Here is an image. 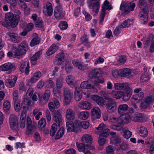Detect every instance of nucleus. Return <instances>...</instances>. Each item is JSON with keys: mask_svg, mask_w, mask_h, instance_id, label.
<instances>
[{"mask_svg": "<svg viewBox=\"0 0 154 154\" xmlns=\"http://www.w3.org/2000/svg\"><path fill=\"white\" fill-rule=\"evenodd\" d=\"M66 117L69 120H73L75 118V112L71 109L69 108L67 109L66 112Z\"/></svg>", "mask_w": 154, "mask_h": 154, "instance_id": "nucleus-28", "label": "nucleus"}, {"mask_svg": "<svg viewBox=\"0 0 154 154\" xmlns=\"http://www.w3.org/2000/svg\"><path fill=\"white\" fill-rule=\"evenodd\" d=\"M65 60L64 53L63 51H62L61 52L57 55L54 63L57 65H60L63 63Z\"/></svg>", "mask_w": 154, "mask_h": 154, "instance_id": "nucleus-15", "label": "nucleus"}, {"mask_svg": "<svg viewBox=\"0 0 154 154\" xmlns=\"http://www.w3.org/2000/svg\"><path fill=\"white\" fill-rule=\"evenodd\" d=\"M7 36L10 38V40L14 42L18 43L20 42V40L17 34L10 32L6 33Z\"/></svg>", "mask_w": 154, "mask_h": 154, "instance_id": "nucleus-21", "label": "nucleus"}, {"mask_svg": "<svg viewBox=\"0 0 154 154\" xmlns=\"http://www.w3.org/2000/svg\"><path fill=\"white\" fill-rule=\"evenodd\" d=\"M119 75L127 78H131L133 76L132 72L131 70L128 68L122 69L119 71Z\"/></svg>", "mask_w": 154, "mask_h": 154, "instance_id": "nucleus-13", "label": "nucleus"}, {"mask_svg": "<svg viewBox=\"0 0 154 154\" xmlns=\"http://www.w3.org/2000/svg\"><path fill=\"white\" fill-rule=\"evenodd\" d=\"M31 101L29 100L28 98H24L22 101L21 104V106L23 107V111H25L26 113V110L31 106Z\"/></svg>", "mask_w": 154, "mask_h": 154, "instance_id": "nucleus-27", "label": "nucleus"}, {"mask_svg": "<svg viewBox=\"0 0 154 154\" xmlns=\"http://www.w3.org/2000/svg\"><path fill=\"white\" fill-rule=\"evenodd\" d=\"M34 23L36 27H43L44 26L43 22L41 18L38 17L37 20Z\"/></svg>", "mask_w": 154, "mask_h": 154, "instance_id": "nucleus-55", "label": "nucleus"}, {"mask_svg": "<svg viewBox=\"0 0 154 154\" xmlns=\"http://www.w3.org/2000/svg\"><path fill=\"white\" fill-rule=\"evenodd\" d=\"M64 67L65 71L67 73H70L72 68V66L71 63L69 61L65 62Z\"/></svg>", "mask_w": 154, "mask_h": 154, "instance_id": "nucleus-49", "label": "nucleus"}, {"mask_svg": "<svg viewBox=\"0 0 154 154\" xmlns=\"http://www.w3.org/2000/svg\"><path fill=\"white\" fill-rule=\"evenodd\" d=\"M129 87L128 84L127 82H118L114 84L115 89L117 90H126L128 89Z\"/></svg>", "mask_w": 154, "mask_h": 154, "instance_id": "nucleus-19", "label": "nucleus"}, {"mask_svg": "<svg viewBox=\"0 0 154 154\" xmlns=\"http://www.w3.org/2000/svg\"><path fill=\"white\" fill-rule=\"evenodd\" d=\"M146 119V116L143 113H137L133 116V120L135 122H142L145 121Z\"/></svg>", "mask_w": 154, "mask_h": 154, "instance_id": "nucleus-18", "label": "nucleus"}, {"mask_svg": "<svg viewBox=\"0 0 154 154\" xmlns=\"http://www.w3.org/2000/svg\"><path fill=\"white\" fill-rule=\"evenodd\" d=\"M138 17L140 23L143 24H146L148 22V16L145 15L140 12L138 14Z\"/></svg>", "mask_w": 154, "mask_h": 154, "instance_id": "nucleus-33", "label": "nucleus"}, {"mask_svg": "<svg viewBox=\"0 0 154 154\" xmlns=\"http://www.w3.org/2000/svg\"><path fill=\"white\" fill-rule=\"evenodd\" d=\"M59 49L58 44H53L46 52L47 55L49 56L55 53Z\"/></svg>", "mask_w": 154, "mask_h": 154, "instance_id": "nucleus-22", "label": "nucleus"}, {"mask_svg": "<svg viewBox=\"0 0 154 154\" xmlns=\"http://www.w3.org/2000/svg\"><path fill=\"white\" fill-rule=\"evenodd\" d=\"M42 51L40 50L37 52L31 58V61L32 64L34 65L37 63V60L38 59L42 54Z\"/></svg>", "mask_w": 154, "mask_h": 154, "instance_id": "nucleus-30", "label": "nucleus"}, {"mask_svg": "<svg viewBox=\"0 0 154 154\" xmlns=\"http://www.w3.org/2000/svg\"><path fill=\"white\" fill-rule=\"evenodd\" d=\"M26 121V134L27 135H29L32 134L33 132L34 131L35 125H34L33 126L31 119L29 117L27 118Z\"/></svg>", "mask_w": 154, "mask_h": 154, "instance_id": "nucleus-10", "label": "nucleus"}, {"mask_svg": "<svg viewBox=\"0 0 154 154\" xmlns=\"http://www.w3.org/2000/svg\"><path fill=\"white\" fill-rule=\"evenodd\" d=\"M72 63L75 66L81 70H84L86 68L85 65H84L83 62L80 60H74Z\"/></svg>", "mask_w": 154, "mask_h": 154, "instance_id": "nucleus-23", "label": "nucleus"}, {"mask_svg": "<svg viewBox=\"0 0 154 154\" xmlns=\"http://www.w3.org/2000/svg\"><path fill=\"white\" fill-rule=\"evenodd\" d=\"M132 95V92L131 91H126L125 94H123V100L127 101L129 100Z\"/></svg>", "mask_w": 154, "mask_h": 154, "instance_id": "nucleus-50", "label": "nucleus"}, {"mask_svg": "<svg viewBox=\"0 0 154 154\" xmlns=\"http://www.w3.org/2000/svg\"><path fill=\"white\" fill-rule=\"evenodd\" d=\"M128 109V106L127 104H123L120 105L118 108V112L122 114L125 112Z\"/></svg>", "mask_w": 154, "mask_h": 154, "instance_id": "nucleus-39", "label": "nucleus"}, {"mask_svg": "<svg viewBox=\"0 0 154 154\" xmlns=\"http://www.w3.org/2000/svg\"><path fill=\"white\" fill-rule=\"evenodd\" d=\"M110 143L111 144L118 146L121 142V139L117 137L112 136L110 139Z\"/></svg>", "mask_w": 154, "mask_h": 154, "instance_id": "nucleus-44", "label": "nucleus"}, {"mask_svg": "<svg viewBox=\"0 0 154 154\" xmlns=\"http://www.w3.org/2000/svg\"><path fill=\"white\" fill-rule=\"evenodd\" d=\"M64 78L62 76H60L56 80V86L58 89L61 88L63 86Z\"/></svg>", "mask_w": 154, "mask_h": 154, "instance_id": "nucleus-40", "label": "nucleus"}, {"mask_svg": "<svg viewBox=\"0 0 154 154\" xmlns=\"http://www.w3.org/2000/svg\"><path fill=\"white\" fill-rule=\"evenodd\" d=\"M110 130L108 128L105 129L103 131H101L100 133L98 134L99 136L107 137H108L109 134Z\"/></svg>", "mask_w": 154, "mask_h": 154, "instance_id": "nucleus-52", "label": "nucleus"}, {"mask_svg": "<svg viewBox=\"0 0 154 154\" xmlns=\"http://www.w3.org/2000/svg\"><path fill=\"white\" fill-rule=\"evenodd\" d=\"M111 5L109 4V2L106 0L102 6V10L106 11V10L109 11L111 9Z\"/></svg>", "mask_w": 154, "mask_h": 154, "instance_id": "nucleus-45", "label": "nucleus"}, {"mask_svg": "<svg viewBox=\"0 0 154 154\" xmlns=\"http://www.w3.org/2000/svg\"><path fill=\"white\" fill-rule=\"evenodd\" d=\"M92 139L91 136L88 134H85L83 135L81 139L82 142L87 146L91 144Z\"/></svg>", "mask_w": 154, "mask_h": 154, "instance_id": "nucleus-20", "label": "nucleus"}, {"mask_svg": "<svg viewBox=\"0 0 154 154\" xmlns=\"http://www.w3.org/2000/svg\"><path fill=\"white\" fill-rule=\"evenodd\" d=\"M66 80L68 84L72 85L74 84V80L73 77L71 75L67 76L66 77Z\"/></svg>", "mask_w": 154, "mask_h": 154, "instance_id": "nucleus-58", "label": "nucleus"}, {"mask_svg": "<svg viewBox=\"0 0 154 154\" xmlns=\"http://www.w3.org/2000/svg\"><path fill=\"white\" fill-rule=\"evenodd\" d=\"M115 148L111 145L106 147V154H114Z\"/></svg>", "mask_w": 154, "mask_h": 154, "instance_id": "nucleus-53", "label": "nucleus"}, {"mask_svg": "<svg viewBox=\"0 0 154 154\" xmlns=\"http://www.w3.org/2000/svg\"><path fill=\"white\" fill-rule=\"evenodd\" d=\"M139 134L142 137H146L148 134V130L144 126H141L139 130Z\"/></svg>", "mask_w": 154, "mask_h": 154, "instance_id": "nucleus-37", "label": "nucleus"}, {"mask_svg": "<svg viewBox=\"0 0 154 154\" xmlns=\"http://www.w3.org/2000/svg\"><path fill=\"white\" fill-rule=\"evenodd\" d=\"M29 63L23 62L20 65V69L22 72H25V74L27 75L29 74Z\"/></svg>", "mask_w": 154, "mask_h": 154, "instance_id": "nucleus-24", "label": "nucleus"}, {"mask_svg": "<svg viewBox=\"0 0 154 154\" xmlns=\"http://www.w3.org/2000/svg\"><path fill=\"white\" fill-rule=\"evenodd\" d=\"M63 96L66 105L69 104L71 100L73 93L71 92L70 90L66 87L63 88Z\"/></svg>", "mask_w": 154, "mask_h": 154, "instance_id": "nucleus-8", "label": "nucleus"}, {"mask_svg": "<svg viewBox=\"0 0 154 154\" xmlns=\"http://www.w3.org/2000/svg\"><path fill=\"white\" fill-rule=\"evenodd\" d=\"M92 81L91 80L89 79L87 81L82 82L80 85V87L81 88L87 89H93L95 92H97V90L92 85Z\"/></svg>", "mask_w": 154, "mask_h": 154, "instance_id": "nucleus-12", "label": "nucleus"}, {"mask_svg": "<svg viewBox=\"0 0 154 154\" xmlns=\"http://www.w3.org/2000/svg\"><path fill=\"white\" fill-rule=\"evenodd\" d=\"M49 110L51 112H54V116L53 119L54 121L60 126V122L62 121V115L59 111H55V109H57L60 106V103L58 100L56 99L54 100V102H50L48 104Z\"/></svg>", "mask_w": 154, "mask_h": 154, "instance_id": "nucleus-1", "label": "nucleus"}, {"mask_svg": "<svg viewBox=\"0 0 154 154\" xmlns=\"http://www.w3.org/2000/svg\"><path fill=\"white\" fill-rule=\"evenodd\" d=\"M120 118L122 121V124L123 123H127L129 122L131 120V117L128 113H126L122 114Z\"/></svg>", "mask_w": 154, "mask_h": 154, "instance_id": "nucleus-35", "label": "nucleus"}, {"mask_svg": "<svg viewBox=\"0 0 154 154\" xmlns=\"http://www.w3.org/2000/svg\"><path fill=\"white\" fill-rule=\"evenodd\" d=\"M17 79L16 76L12 75L5 80V85L9 88H12L15 86Z\"/></svg>", "mask_w": 154, "mask_h": 154, "instance_id": "nucleus-11", "label": "nucleus"}, {"mask_svg": "<svg viewBox=\"0 0 154 154\" xmlns=\"http://www.w3.org/2000/svg\"><path fill=\"white\" fill-rule=\"evenodd\" d=\"M92 99L95 101L99 105L102 106L103 104V100L102 98L97 95H93L92 97Z\"/></svg>", "mask_w": 154, "mask_h": 154, "instance_id": "nucleus-36", "label": "nucleus"}, {"mask_svg": "<svg viewBox=\"0 0 154 154\" xmlns=\"http://www.w3.org/2000/svg\"><path fill=\"white\" fill-rule=\"evenodd\" d=\"M144 95V93L140 92L139 93L136 94L134 96H133L132 98L135 100L140 101L142 99Z\"/></svg>", "mask_w": 154, "mask_h": 154, "instance_id": "nucleus-54", "label": "nucleus"}, {"mask_svg": "<svg viewBox=\"0 0 154 154\" xmlns=\"http://www.w3.org/2000/svg\"><path fill=\"white\" fill-rule=\"evenodd\" d=\"M68 26L67 23L65 21L61 22L59 24V26L61 30L66 29Z\"/></svg>", "mask_w": 154, "mask_h": 154, "instance_id": "nucleus-63", "label": "nucleus"}, {"mask_svg": "<svg viewBox=\"0 0 154 154\" xmlns=\"http://www.w3.org/2000/svg\"><path fill=\"white\" fill-rule=\"evenodd\" d=\"M50 94V92L48 90H46L44 94L39 93L38 96L40 103L42 105L46 104L48 100Z\"/></svg>", "mask_w": 154, "mask_h": 154, "instance_id": "nucleus-6", "label": "nucleus"}, {"mask_svg": "<svg viewBox=\"0 0 154 154\" xmlns=\"http://www.w3.org/2000/svg\"><path fill=\"white\" fill-rule=\"evenodd\" d=\"M0 23L3 26L9 28L11 26V23H10L8 20L5 19L4 20L1 21Z\"/></svg>", "mask_w": 154, "mask_h": 154, "instance_id": "nucleus-61", "label": "nucleus"}, {"mask_svg": "<svg viewBox=\"0 0 154 154\" xmlns=\"http://www.w3.org/2000/svg\"><path fill=\"white\" fill-rule=\"evenodd\" d=\"M77 147L79 151L80 152H84L85 150V146L83 143H76Z\"/></svg>", "mask_w": 154, "mask_h": 154, "instance_id": "nucleus-60", "label": "nucleus"}, {"mask_svg": "<svg viewBox=\"0 0 154 154\" xmlns=\"http://www.w3.org/2000/svg\"><path fill=\"white\" fill-rule=\"evenodd\" d=\"M89 115V112L88 111H82L79 112L78 114V117L83 120H85L88 119Z\"/></svg>", "mask_w": 154, "mask_h": 154, "instance_id": "nucleus-38", "label": "nucleus"}, {"mask_svg": "<svg viewBox=\"0 0 154 154\" xmlns=\"http://www.w3.org/2000/svg\"><path fill=\"white\" fill-rule=\"evenodd\" d=\"M106 99L108 100V103L106 104V109L109 112H112L116 109V103L111 98L108 97Z\"/></svg>", "mask_w": 154, "mask_h": 154, "instance_id": "nucleus-9", "label": "nucleus"}, {"mask_svg": "<svg viewBox=\"0 0 154 154\" xmlns=\"http://www.w3.org/2000/svg\"><path fill=\"white\" fill-rule=\"evenodd\" d=\"M54 16L56 18L60 19L64 16V12L62 7L60 6L56 7L54 12Z\"/></svg>", "mask_w": 154, "mask_h": 154, "instance_id": "nucleus-16", "label": "nucleus"}, {"mask_svg": "<svg viewBox=\"0 0 154 154\" xmlns=\"http://www.w3.org/2000/svg\"><path fill=\"white\" fill-rule=\"evenodd\" d=\"M135 4L129 1L122 2L120 5V9L122 11L124 15L129 13L130 11H133L135 7Z\"/></svg>", "mask_w": 154, "mask_h": 154, "instance_id": "nucleus-2", "label": "nucleus"}, {"mask_svg": "<svg viewBox=\"0 0 154 154\" xmlns=\"http://www.w3.org/2000/svg\"><path fill=\"white\" fill-rule=\"evenodd\" d=\"M5 18L10 23H11V26L13 27H16L18 24V20H16L14 14L10 12L6 13Z\"/></svg>", "mask_w": 154, "mask_h": 154, "instance_id": "nucleus-7", "label": "nucleus"}, {"mask_svg": "<svg viewBox=\"0 0 154 154\" xmlns=\"http://www.w3.org/2000/svg\"><path fill=\"white\" fill-rule=\"evenodd\" d=\"M91 2H90L89 7L91 9H93L94 11V10H96V12H98L100 7V3L98 1H97L95 3H93L92 2H94L97 1L98 0H90Z\"/></svg>", "mask_w": 154, "mask_h": 154, "instance_id": "nucleus-25", "label": "nucleus"}, {"mask_svg": "<svg viewBox=\"0 0 154 154\" xmlns=\"http://www.w3.org/2000/svg\"><path fill=\"white\" fill-rule=\"evenodd\" d=\"M145 143L147 145L150 144L149 152L151 154H153L154 151V140H150L149 139L147 138Z\"/></svg>", "mask_w": 154, "mask_h": 154, "instance_id": "nucleus-41", "label": "nucleus"}, {"mask_svg": "<svg viewBox=\"0 0 154 154\" xmlns=\"http://www.w3.org/2000/svg\"><path fill=\"white\" fill-rule=\"evenodd\" d=\"M16 69L15 65L11 63H7L0 66V70L5 71L6 73L10 74Z\"/></svg>", "mask_w": 154, "mask_h": 154, "instance_id": "nucleus-5", "label": "nucleus"}, {"mask_svg": "<svg viewBox=\"0 0 154 154\" xmlns=\"http://www.w3.org/2000/svg\"><path fill=\"white\" fill-rule=\"evenodd\" d=\"M65 129L63 127H61L57 132L55 138L56 140L60 139L64 135Z\"/></svg>", "mask_w": 154, "mask_h": 154, "instance_id": "nucleus-43", "label": "nucleus"}, {"mask_svg": "<svg viewBox=\"0 0 154 154\" xmlns=\"http://www.w3.org/2000/svg\"><path fill=\"white\" fill-rule=\"evenodd\" d=\"M33 38L30 44V45L31 47L38 44L40 42V39L37 34L34 33L33 34Z\"/></svg>", "mask_w": 154, "mask_h": 154, "instance_id": "nucleus-29", "label": "nucleus"}, {"mask_svg": "<svg viewBox=\"0 0 154 154\" xmlns=\"http://www.w3.org/2000/svg\"><path fill=\"white\" fill-rule=\"evenodd\" d=\"M46 125V121L45 119L42 118L38 122V126L41 130Z\"/></svg>", "mask_w": 154, "mask_h": 154, "instance_id": "nucleus-59", "label": "nucleus"}, {"mask_svg": "<svg viewBox=\"0 0 154 154\" xmlns=\"http://www.w3.org/2000/svg\"><path fill=\"white\" fill-rule=\"evenodd\" d=\"M79 106L82 109L89 110L91 108V105L90 103L86 101L80 102L78 104Z\"/></svg>", "mask_w": 154, "mask_h": 154, "instance_id": "nucleus-32", "label": "nucleus"}, {"mask_svg": "<svg viewBox=\"0 0 154 154\" xmlns=\"http://www.w3.org/2000/svg\"><path fill=\"white\" fill-rule=\"evenodd\" d=\"M111 94L113 97L116 99H120L123 95V92L121 91H112Z\"/></svg>", "mask_w": 154, "mask_h": 154, "instance_id": "nucleus-42", "label": "nucleus"}, {"mask_svg": "<svg viewBox=\"0 0 154 154\" xmlns=\"http://www.w3.org/2000/svg\"><path fill=\"white\" fill-rule=\"evenodd\" d=\"M26 115L25 111H22L20 118V127L22 128H23L25 126Z\"/></svg>", "mask_w": 154, "mask_h": 154, "instance_id": "nucleus-34", "label": "nucleus"}, {"mask_svg": "<svg viewBox=\"0 0 154 154\" xmlns=\"http://www.w3.org/2000/svg\"><path fill=\"white\" fill-rule=\"evenodd\" d=\"M43 11L47 12L49 16H51L53 12L52 6L51 3L49 2H47L44 4Z\"/></svg>", "mask_w": 154, "mask_h": 154, "instance_id": "nucleus-17", "label": "nucleus"}, {"mask_svg": "<svg viewBox=\"0 0 154 154\" xmlns=\"http://www.w3.org/2000/svg\"><path fill=\"white\" fill-rule=\"evenodd\" d=\"M57 125L55 123H53L51 126V128L50 131V135L51 136H53L57 130Z\"/></svg>", "mask_w": 154, "mask_h": 154, "instance_id": "nucleus-57", "label": "nucleus"}, {"mask_svg": "<svg viewBox=\"0 0 154 154\" xmlns=\"http://www.w3.org/2000/svg\"><path fill=\"white\" fill-rule=\"evenodd\" d=\"M149 79V75L147 73H146L141 76L140 81L142 82H145L147 81Z\"/></svg>", "mask_w": 154, "mask_h": 154, "instance_id": "nucleus-56", "label": "nucleus"}, {"mask_svg": "<svg viewBox=\"0 0 154 154\" xmlns=\"http://www.w3.org/2000/svg\"><path fill=\"white\" fill-rule=\"evenodd\" d=\"M133 23L132 20L128 19L125 20L120 25V27L122 28H125L129 26L130 25Z\"/></svg>", "mask_w": 154, "mask_h": 154, "instance_id": "nucleus-47", "label": "nucleus"}, {"mask_svg": "<svg viewBox=\"0 0 154 154\" xmlns=\"http://www.w3.org/2000/svg\"><path fill=\"white\" fill-rule=\"evenodd\" d=\"M72 123L73 122H72L68 121L66 122V125L68 131L70 132L75 131Z\"/></svg>", "mask_w": 154, "mask_h": 154, "instance_id": "nucleus-48", "label": "nucleus"}, {"mask_svg": "<svg viewBox=\"0 0 154 154\" xmlns=\"http://www.w3.org/2000/svg\"><path fill=\"white\" fill-rule=\"evenodd\" d=\"M123 137L127 139L130 138L132 135V133L126 128L122 129Z\"/></svg>", "mask_w": 154, "mask_h": 154, "instance_id": "nucleus-46", "label": "nucleus"}, {"mask_svg": "<svg viewBox=\"0 0 154 154\" xmlns=\"http://www.w3.org/2000/svg\"><path fill=\"white\" fill-rule=\"evenodd\" d=\"M106 128V125L103 123H101L96 128L95 132L98 134L100 133L101 131H103Z\"/></svg>", "mask_w": 154, "mask_h": 154, "instance_id": "nucleus-51", "label": "nucleus"}, {"mask_svg": "<svg viewBox=\"0 0 154 154\" xmlns=\"http://www.w3.org/2000/svg\"><path fill=\"white\" fill-rule=\"evenodd\" d=\"M28 45L26 42H23L20 45L18 48H15L12 49L15 51H13L14 55L15 57L21 56L24 54L28 49Z\"/></svg>", "mask_w": 154, "mask_h": 154, "instance_id": "nucleus-3", "label": "nucleus"}, {"mask_svg": "<svg viewBox=\"0 0 154 154\" xmlns=\"http://www.w3.org/2000/svg\"><path fill=\"white\" fill-rule=\"evenodd\" d=\"M82 91L79 88H75L74 92V99L76 101L80 100L82 98Z\"/></svg>", "mask_w": 154, "mask_h": 154, "instance_id": "nucleus-31", "label": "nucleus"}, {"mask_svg": "<svg viewBox=\"0 0 154 154\" xmlns=\"http://www.w3.org/2000/svg\"><path fill=\"white\" fill-rule=\"evenodd\" d=\"M3 108L5 110L8 112L10 108V102L8 100L5 101L3 104Z\"/></svg>", "mask_w": 154, "mask_h": 154, "instance_id": "nucleus-62", "label": "nucleus"}, {"mask_svg": "<svg viewBox=\"0 0 154 154\" xmlns=\"http://www.w3.org/2000/svg\"><path fill=\"white\" fill-rule=\"evenodd\" d=\"M100 109L97 107L93 108L91 111V117L93 120L100 118L101 116Z\"/></svg>", "mask_w": 154, "mask_h": 154, "instance_id": "nucleus-14", "label": "nucleus"}, {"mask_svg": "<svg viewBox=\"0 0 154 154\" xmlns=\"http://www.w3.org/2000/svg\"><path fill=\"white\" fill-rule=\"evenodd\" d=\"M138 6L140 9L146 8L147 6V3L145 0H139Z\"/></svg>", "mask_w": 154, "mask_h": 154, "instance_id": "nucleus-64", "label": "nucleus"}, {"mask_svg": "<svg viewBox=\"0 0 154 154\" xmlns=\"http://www.w3.org/2000/svg\"><path fill=\"white\" fill-rule=\"evenodd\" d=\"M109 121L114 124L110 126L111 129L117 131H120L122 129L123 125L120 117L116 118L112 117L109 119Z\"/></svg>", "mask_w": 154, "mask_h": 154, "instance_id": "nucleus-4", "label": "nucleus"}, {"mask_svg": "<svg viewBox=\"0 0 154 154\" xmlns=\"http://www.w3.org/2000/svg\"><path fill=\"white\" fill-rule=\"evenodd\" d=\"M100 73L101 71L99 69H95L89 73L88 77L91 79L98 77L100 76Z\"/></svg>", "mask_w": 154, "mask_h": 154, "instance_id": "nucleus-26", "label": "nucleus"}]
</instances>
